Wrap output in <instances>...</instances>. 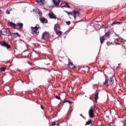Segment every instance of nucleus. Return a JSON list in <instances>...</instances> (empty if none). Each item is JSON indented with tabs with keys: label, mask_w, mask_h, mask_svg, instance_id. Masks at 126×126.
Instances as JSON below:
<instances>
[{
	"label": "nucleus",
	"mask_w": 126,
	"mask_h": 126,
	"mask_svg": "<svg viewBox=\"0 0 126 126\" xmlns=\"http://www.w3.org/2000/svg\"><path fill=\"white\" fill-rule=\"evenodd\" d=\"M113 78V77H111L110 80L109 81V82L110 83V84L109 85H107V86H108L109 85H112L113 83V81L112 80Z\"/></svg>",
	"instance_id": "16"
},
{
	"label": "nucleus",
	"mask_w": 126,
	"mask_h": 126,
	"mask_svg": "<svg viewBox=\"0 0 126 126\" xmlns=\"http://www.w3.org/2000/svg\"><path fill=\"white\" fill-rule=\"evenodd\" d=\"M8 25H10V26L13 27L14 28H15L16 26V25L12 22H8Z\"/></svg>",
	"instance_id": "12"
},
{
	"label": "nucleus",
	"mask_w": 126,
	"mask_h": 126,
	"mask_svg": "<svg viewBox=\"0 0 126 126\" xmlns=\"http://www.w3.org/2000/svg\"><path fill=\"white\" fill-rule=\"evenodd\" d=\"M108 43H109V42H108L107 43V45H109L108 44Z\"/></svg>",
	"instance_id": "37"
},
{
	"label": "nucleus",
	"mask_w": 126,
	"mask_h": 126,
	"mask_svg": "<svg viewBox=\"0 0 126 126\" xmlns=\"http://www.w3.org/2000/svg\"><path fill=\"white\" fill-rule=\"evenodd\" d=\"M1 34L9 36L11 34V33L7 28H3L1 31Z\"/></svg>",
	"instance_id": "1"
},
{
	"label": "nucleus",
	"mask_w": 126,
	"mask_h": 126,
	"mask_svg": "<svg viewBox=\"0 0 126 126\" xmlns=\"http://www.w3.org/2000/svg\"><path fill=\"white\" fill-rule=\"evenodd\" d=\"M120 22H115L112 23L111 24V25H112L114 24H120Z\"/></svg>",
	"instance_id": "23"
},
{
	"label": "nucleus",
	"mask_w": 126,
	"mask_h": 126,
	"mask_svg": "<svg viewBox=\"0 0 126 126\" xmlns=\"http://www.w3.org/2000/svg\"><path fill=\"white\" fill-rule=\"evenodd\" d=\"M68 66L69 68L72 69L74 68L75 67V66L73 65L72 63H69Z\"/></svg>",
	"instance_id": "13"
},
{
	"label": "nucleus",
	"mask_w": 126,
	"mask_h": 126,
	"mask_svg": "<svg viewBox=\"0 0 126 126\" xmlns=\"http://www.w3.org/2000/svg\"><path fill=\"white\" fill-rule=\"evenodd\" d=\"M36 1L38 4L40 5L44 4L45 3L44 0H37Z\"/></svg>",
	"instance_id": "8"
},
{
	"label": "nucleus",
	"mask_w": 126,
	"mask_h": 126,
	"mask_svg": "<svg viewBox=\"0 0 126 126\" xmlns=\"http://www.w3.org/2000/svg\"><path fill=\"white\" fill-rule=\"evenodd\" d=\"M54 29L55 30V32L57 30H59L60 29V27L58 26V24H56L55 25L54 27Z\"/></svg>",
	"instance_id": "11"
},
{
	"label": "nucleus",
	"mask_w": 126,
	"mask_h": 126,
	"mask_svg": "<svg viewBox=\"0 0 126 126\" xmlns=\"http://www.w3.org/2000/svg\"><path fill=\"white\" fill-rule=\"evenodd\" d=\"M55 122H53L52 123V126H54L55 125Z\"/></svg>",
	"instance_id": "32"
},
{
	"label": "nucleus",
	"mask_w": 126,
	"mask_h": 126,
	"mask_svg": "<svg viewBox=\"0 0 126 126\" xmlns=\"http://www.w3.org/2000/svg\"><path fill=\"white\" fill-rule=\"evenodd\" d=\"M40 20L41 22L43 23H46L47 22V20L45 18H40Z\"/></svg>",
	"instance_id": "10"
},
{
	"label": "nucleus",
	"mask_w": 126,
	"mask_h": 126,
	"mask_svg": "<svg viewBox=\"0 0 126 126\" xmlns=\"http://www.w3.org/2000/svg\"><path fill=\"white\" fill-rule=\"evenodd\" d=\"M12 9H8L7 11L6 12V13L7 14H10V11H11Z\"/></svg>",
	"instance_id": "21"
},
{
	"label": "nucleus",
	"mask_w": 126,
	"mask_h": 126,
	"mask_svg": "<svg viewBox=\"0 0 126 126\" xmlns=\"http://www.w3.org/2000/svg\"><path fill=\"white\" fill-rule=\"evenodd\" d=\"M80 115L84 119H85V117L82 115L81 114H80Z\"/></svg>",
	"instance_id": "33"
},
{
	"label": "nucleus",
	"mask_w": 126,
	"mask_h": 126,
	"mask_svg": "<svg viewBox=\"0 0 126 126\" xmlns=\"http://www.w3.org/2000/svg\"><path fill=\"white\" fill-rule=\"evenodd\" d=\"M49 37V34L47 32L44 33L42 36V38L43 39H45Z\"/></svg>",
	"instance_id": "5"
},
{
	"label": "nucleus",
	"mask_w": 126,
	"mask_h": 126,
	"mask_svg": "<svg viewBox=\"0 0 126 126\" xmlns=\"http://www.w3.org/2000/svg\"><path fill=\"white\" fill-rule=\"evenodd\" d=\"M73 13V16L75 19L76 18L77 16H79V12L77 11H74L72 12Z\"/></svg>",
	"instance_id": "7"
},
{
	"label": "nucleus",
	"mask_w": 126,
	"mask_h": 126,
	"mask_svg": "<svg viewBox=\"0 0 126 126\" xmlns=\"http://www.w3.org/2000/svg\"><path fill=\"white\" fill-rule=\"evenodd\" d=\"M1 13H2V11L0 10V14Z\"/></svg>",
	"instance_id": "36"
},
{
	"label": "nucleus",
	"mask_w": 126,
	"mask_h": 126,
	"mask_svg": "<svg viewBox=\"0 0 126 126\" xmlns=\"http://www.w3.org/2000/svg\"><path fill=\"white\" fill-rule=\"evenodd\" d=\"M108 82V81L107 80V79H106L105 81V82L104 83V85H107V83Z\"/></svg>",
	"instance_id": "26"
},
{
	"label": "nucleus",
	"mask_w": 126,
	"mask_h": 126,
	"mask_svg": "<svg viewBox=\"0 0 126 126\" xmlns=\"http://www.w3.org/2000/svg\"><path fill=\"white\" fill-rule=\"evenodd\" d=\"M0 45L1 46L5 47L7 49H9L11 47L10 45L3 41L0 42Z\"/></svg>",
	"instance_id": "2"
},
{
	"label": "nucleus",
	"mask_w": 126,
	"mask_h": 126,
	"mask_svg": "<svg viewBox=\"0 0 126 126\" xmlns=\"http://www.w3.org/2000/svg\"><path fill=\"white\" fill-rule=\"evenodd\" d=\"M41 108L42 109H43V107L42 106H41Z\"/></svg>",
	"instance_id": "34"
},
{
	"label": "nucleus",
	"mask_w": 126,
	"mask_h": 126,
	"mask_svg": "<svg viewBox=\"0 0 126 126\" xmlns=\"http://www.w3.org/2000/svg\"><path fill=\"white\" fill-rule=\"evenodd\" d=\"M94 108L92 107H91L89 111V114L90 118L93 117L94 115Z\"/></svg>",
	"instance_id": "4"
},
{
	"label": "nucleus",
	"mask_w": 126,
	"mask_h": 126,
	"mask_svg": "<svg viewBox=\"0 0 126 126\" xmlns=\"http://www.w3.org/2000/svg\"><path fill=\"white\" fill-rule=\"evenodd\" d=\"M66 23L68 25H69L70 24V21H67L66 22Z\"/></svg>",
	"instance_id": "29"
},
{
	"label": "nucleus",
	"mask_w": 126,
	"mask_h": 126,
	"mask_svg": "<svg viewBox=\"0 0 126 126\" xmlns=\"http://www.w3.org/2000/svg\"><path fill=\"white\" fill-rule=\"evenodd\" d=\"M91 122V119H90L88 121L86 122V123L85 125L86 126L87 125H89L90 124Z\"/></svg>",
	"instance_id": "20"
},
{
	"label": "nucleus",
	"mask_w": 126,
	"mask_h": 126,
	"mask_svg": "<svg viewBox=\"0 0 126 126\" xmlns=\"http://www.w3.org/2000/svg\"><path fill=\"white\" fill-rule=\"evenodd\" d=\"M48 15L51 18L56 19V17L54 14L52 13H49L48 14Z\"/></svg>",
	"instance_id": "6"
},
{
	"label": "nucleus",
	"mask_w": 126,
	"mask_h": 126,
	"mask_svg": "<svg viewBox=\"0 0 126 126\" xmlns=\"http://www.w3.org/2000/svg\"><path fill=\"white\" fill-rule=\"evenodd\" d=\"M11 35L14 38H16L18 36H20V35L18 34V33H12L11 34Z\"/></svg>",
	"instance_id": "9"
},
{
	"label": "nucleus",
	"mask_w": 126,
	"mask_h": 126,
	"mask_svg": "<svg viewBox=\"0 0 126 126\" xmlns=\"http://www.w3.org/2000/svg\"><path fill=\"white\" fill-rule=\"evenodd\" d=\"M65 12L67 13L68 15L71 14L72 13L71 12H68L66 11H65Z\"/></svg>",
	"instance_id": "31"
},
{
	"label": "nucleus",
	"mask_w": 126,
	"mask_h": 126,
	"mask_svg": "<svg viewBox=\"0 0 126 126\" xmlns=\"http://www.w3.org/2000/svg\"><path fill=\"white\" fill-rule=\"evenodd\" d=\"M56 33L57 34H58L59 36L62 35V32H61L59 31H56Z\"/></svg>",
	"instance_id": "18"
},
{
	"label": "nucleus",
	"mask_w": 126,
	"mask_h": 126,
	"mask_svg": "<svg viewBox=\"0 0 126 126\" xmlns=\"http://www.w3.org/2000/svg\"><path fill=\"white\" fill-rule=\"evenodd\" d=\"M54 3L55 5H59V2L60 0H53Z\"/></svg>",
	"instance_id": "15"
},
{
	"label": "nucleus",
	"mask_w": 126,
	"mask_h": 126,
	"mask_svg": "<svg viewBox=\"0 0 126 126\" xmlns=\"http://www.w3.org/2000/svg\"><path fill=\"white\" fill-rule=\"evenodd\" d=\"M1 34V31H0V36Z\"/></svg>",
	"instance_id": "35"
},
{
	"label": "nucleus",
	"mask_w": 126,
	"mask_h": 126,
	"mask_svg": "<svg viewBox=\"0 0 126 126\" xmlns=\"http://www.w3.org/2000/svg\"><path fill=\"white\" fill-rule=\"evenodd\" d=\"M98 92H97L96 94L95 95V99L96 100H97V99L98 98Z\"/></svg>",
	"instance_id": "22"
},
{
	"label": "nucleus",
	"mask_w": 126,
	"mask_h": 126,
	"mask_svg": "<svg viewBox=\"0 0 126 126\" xmlns=\"http://www.w3.org/2000/svg\"><path fill=\"white\" fill-rule=\"evenodd\" d=\"M65 7H67V8H70V6H69L68 4H67V5H66V6H65Z\"/></svg>",
	"instance_id": "30"
},
{
	"label": "nucleus",
	"mask_w": 126,
	"mask_h": 126,
	"mask_svg": "<svg viewBox=\"0 0 126 126\" xmlns=\"http://www.w3.org/2000/svg\"><path fill=\"white\" fill-rule=\"evenodd\" d=\"M105 38L104 36H101L100 38V39L101 43L102 44Z\"/></svg>",
	"instance_id": "14"
},
{
	"label": "nucleus",
	"mask_w": 126,
	"mask_h": 126,
	"mask_svg": "<svg viewBox=\"0 0 126 126\" xmlns=\"http://www.w3.org/2000/svg\"><path fill=\"white\" fill-rule=\"evenodd\" d=\"M17 26L20 28H22L23 24L22 23H19L17 24Z\"/></svg>",
	"instance_id": "19"
},
{
	"label": "nucleus",
	"mask_w": 126,
	"mask_h": 126,
	"mask_svg": "<svg viewBox=\"0 0 126 126\" xmlns=\"http://www.w3.org/2000/svg\"><path fill=\"white\" fill-rule=\"evenodd\" d=\"M67 5V3L64 2L63 3H62L61 4V7H65L66 6V5Z\"/></svg>",
	"instance_id": "17"
},
{
	"label": "nucleus",
	"mask_w": 126,
	"mask_h": 126,
	"mask_svg": "<svg viewBox=\"0 0 126 126\" xmlns=\"http://www.w3.org/2000/svg\"><path fill=\"white\" fill-rule=\"evenodd\" d=\"M55 97L56 99L58 100L60 99V97L57 96H55Z\"/></svg>",
	"instance_id": "28"
},
{
	"label": "nucleus",
	"mask_w": 126,
	"mask_h": 126,
	"mask_svg": "<svg viewBox=\"0 0 126 126\" xmlns=\"http://www.w3.org/2000/svg\"><path fill=\"white\" fill-rule=\"evenodd\" d=\"M64 102H68L70 104H71L72 103L70 101L68 100H66L64 101Z\"/></svg>",
	"instance_id": "27"
},
{
	"label": "nucleus",
	"mask_w": 126,
	"mask_h": 126,
	"mask_svg": "<svg viewBox=\"0 0 126 126\" xmlns=\"http://www.w3.org/2000/svg\"><path fill=\"white\" fill-rule=\"evenodd\" d=\"M39 28V26L38 25H36L34 27H31L32 31L33 32L34 34L37 33L39 32V31L38 30Z\"/></svg>",
	"instance_id": "3"
},
{
	"label": "nucleus",
	"mask_w": 126,
	"mask_h": 126,
	"mask_svg": "<svg viewBox=\"0 0 126 126\" xmlns=\"http://www.w3.org/2000/svg\"><path fill=\"white\" fill-rule=\"evenodd\" d=\"M110 32H108L106 33L105 34V36L108 37L110 34Z\"/></svg>",
	"instance_id": "25"
},
{
	"label": "nucleus",
	"mask_w": 126,
	"mask_h": 126,
	"mask_svg": "<svg viewBox=\"0 0 126 126\" xmlns=\"http://www.w3.org/2000/svg\"><path fill=\"white\" fill-rule=\"evenodd\" d=\"M6 69V68L5 67H2L0 68V70L1 71H4Z\"/></svg>",
	"instance_id": "24"
}]
</instances>
